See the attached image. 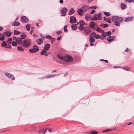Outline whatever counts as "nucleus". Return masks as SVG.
Returning <instances> with one entry per match:
<instances>
[{
	"label": "nucleus",
	"mask_w": 134,
	"mask_h": 134,
	"mask_svg": "<svg viewBox=\"0 0 134 134\" xmlns=\"http://www.w3.org/2000/svg\"><path fill=\"white\" fill-rule=\"evenodd\" d=\"M102 13L101 12L99 13L98 14L95 13V15L93 16V19H92V20H100L102 19V17L101 15Z\"/></svg>",
	"instance_id": "obj_4"
},
{
	"label": "nucleus",
	"mask_w": 134,
	"mask_h": 134,
	"mask_svg": "<svg viewBox=\"0 0 134 134\" xmlns=\"http://www.w3.org/2000/svg\"><path fill=\"white\" fill-rule=\"evenodd\" d=\"M79 23L80 25H85V23H84V21H83L82 20H80L79 21V23H77V24L78 25Z\"/></svg>",
	"instance_id": "obj_36"
},
{
	"label": "nucleus",
	"mask_w": 134,
	"mask_h": 134,
	"mask_svg": "<svg viewBox=\"0 0 134 134\" xmlns=\"http://www.w3.org/2000/svg\"><path fill=\"white\" fill-rule=\"evenodd\" d=\"M12 45L13 46H15L17 45L16 43L15 42H13L12 43Z\"/></svg>",
	"instance_id": "obj_49"
},
{
	"label": "nucleus",
	"mask_w": 134,
	"mask_h": 134,
	"mask_svg": "<svg viewBox=\"0 0 134 134\" xmlns=\"http://www.w3.org/2000/svg\"><path fill=\"white\" fill-rule=\"evenodd\" d=\"M62 32L61 31H58L57 32V35H59L60 34H61Z\"/></svg>",
	"instance_id": "obj_52"
},
{
	"label": "nucleus",
	"mask_w": 134,
	"mask_h": 134,
	"mask_svg": "<svg viewBox=\"0 0 134 134\" xmlns=\"http://www.w3.org/2000/svg\"><path fill=\"white\" fill-rule=\"evenodd\" d=\"M83 12L82 9H79L77 10V12L81 16L83 15Z\"/></svg>",
	"instance_id": "obj_14"
},
{
	"label": "nucleus",
	"mask_w": 134,
	"mask_h": 134,
	"mask_svg": "<svg viewBox=\"0 0 134 134\" xmlns=\"http://www.w3.org/2000/svg\"><path fill=\"white\" fill-rule=\"evenodd\" d=\"M75 12L74 9L73 8L70 9L69 11V12L68 13V14L69 15H71L72 14Z\"/></svg>",
	"instance_id": "obj_20"
},
{
	"label": "nucleus",
	"mask_w": 134,
	"mask_h": 134,
	"mask_svg": "<svg viewBox=\"0 0 134 134\" xmlns=\"http://www.w3.org/2000/svg\"><path fill=\"white\" fill-rule=\"evenodd\" d=\"M59 2L61 3H63V0H60Z\"/></svg>",
	"instance_id": "obj_61"
},
{
	"label": "nucleus",
	"mask_w": 134,
	"mask_h": 134,
	"mask_svg": "<svg viewBox=\"0 0 134 134\" xmlns=\"http://www.w3.org/2000/svg\"><path fill=\"white\" fill-rule=\"evenodd\" d=\"M91 15L89 14H87L85 16V18L87 20H89L90 18Z\"/></svg>",
	"instance_id": "obj_24"
},
{
	"label": "nucleus",
	"mask_w": 134,
	"mask_h": 134,
	"mask_svg": "<svg viewBox=\"0 0 134 134\" xmlns=\"http://www.w3.org/2000/svg\"><path fill=\"white\" fill-rule=\"evenodd\" d=\"M102 26L104 27H107L108 26V25L107 24H102Z\"/></svg>",
	"instance_id": "obj_42"
},
{
	"label": "nucleus",
	"mask_w": 134,
	"mask_h": 134,
	"mask_svg": "<svg viewBox=\"0 0 134 134\" xmlns=\"http://www.w3.org/2000/svg\"><path fill=\"white\" fill-rule=\"evenodd\" d=\"M30 24H27L26 25V29L29 31L30 29Z\"/></svg>",
	"instance_id": "obj_33"
},
{
	"label": "nucleus",
	"mask_w": 134,
	"mask_h": 134,
	"mask_svg": "<svg viewBox=\"0 0 134 134\" xmlns=\"http://www.w3.org/2000/svg\"><path fill=\"white\" fill-rule=\"evenodd\" d=\"M47 128H46L44 130L43 129L44 134L45 133L47 132Z\"/></svg>",
	"instance_id": "obj_57"
},
{
	"label": "nucleus",
	"mask_w": 134,
	"mask_h": 134,
	"mask_svg": "<svg viewBox=\"0 0 134 134\" xmlns=\"http://www.w3.org/2000/svg\"><path fill=\"white\" fill-rule=\"evenodd\" d=\"M126 2L129 3H131L132 2L131 0H125Z\"/></svg>",
	"instance_id": "obj_58"
},
{
	"label": "nucleus",
	"mask_w": 134,
	"mask_h": 134,
	"mask_svg": "<svg viewBox=\"0 0 134 134\" xmlns=\"http://www.w3.org/2000/svg\"><path fill=\"white\" fill-rule=\"evenodd\" d=\"M23 46L25 48H27L31 45L30 40L28 39H26L23 41L22 42Z\"/></svg>",
	"instance_id": "obj_3"
},
{
	"label": "nucleus",
	"mask_w": 134,
	"mask_h": 134,
	"mask_svg": "<svg viewBox=\"0 0 134 134\" xmlns=\"http://www.w3.org/2000/svg\"><path fill=\"white\" fill-rule=\"evenodd\" d=\"M5 48H9L10 49H11L12 48L11 46L9 45V44L8 45H6V46L5 47Z\"/></svg>",
	"instance_id": "obj_50"
},
{
	"label": "nucleus",
	"mask_w": 134,
	"mask_h": 134,
	"mask_svg": "<svg viewBox=\"0 0 134 134\" xmlns=\"http://www.w3.org/2000/svg\"><path fill=\"white\" fill-rule=\"evenodd\" d=\"M67 9L66 8H63L61 10V13L63 14L61 15V16H65L66 14L65 13L67 12Z\"/></svg>",
	"instance_id": "obj_9"
},
{
	"label": "nucleus",
	"mask_w": 134,
	"mask_h": 134,
	"mask_svg": "<svg viewBox=\"0 0 134 134\" xmlns=\"http://www.w3.org/2000/svg\"><path fill=\"white\" fill-rule=\"evenodd\" d=\"M102 35L104 37H105L108 36V35L107 34V32H105L104 31V32H102Z\"/></svg>",
	"instance_id": "obj_38"
},
{
	"label": "nucleus",
	"mask_w": 134,
	"mask_h": 134,
	"mask_svg": "<svg viewBox=\"0 0 134 134\" xmlns=\"http://www.w3.org/2000/svg\"><path fill=\"white\" fill-rule=\"evenodd\" d=\"M29 51L31 53H34L36 52L34 50L33 48L30 49Z\"/></svg>",
	"instance_id": "obj_47"
},
{
	"label": "nucleus",
	"mask_w": 134,
	"mask_h": 134,
	"mask_svg": "<svg viewBox=\"0 0 134 134\" xmlns=\"http://www.w3.org/2000/svg\"><path fill=\"white\" fill-rule=\"evenodd\" d=\"M119 68H121L124 70H127L128 71H130V68L128 67H119Z\"/></svg>",
	"instance_id": "obj_27"
},
{
	"label": "nucleus",
	"mask_w": 134,
	"mask_h": 134,
	"mask_svg": "<svg viewBox=\"0 0 134 134\" xmlns=\"http://www.w3.org/2000/svg\"><path fill=\"white\" fill-rule=\"evenodd\" d=\"M6 45H7V44L4 41H3L1 44V46L2 47L5 46V47Z\"/></svg>",
	"instance_id": "obj_39"
},
{
	"label": "nucleus",
	"mask_w": 134,
	"mask_h": 134,
	"mask_svg": "<svg viewBox=\"0 0 134 134\" xmlns=\"http://www.w3.org/2000/svg\"><path fill=\"white\" fill-rule=\"evenodd\" d=\"M21 21L23 23H27L29 21V19L26 16H23L21 17Z\"/></svg>",
	"instance_id": "obj_8"
},
{
	"label": "nucleus",
	"mask_w": 134,
	"mask_h": 134,
	"mask_svg": "<svg viewBox=\"0 0 134 134\" xmlns=\"http://www.w3.org/2000/svg\"><path fill=\"white\" fill-rule=\"evenodd\" d=\"M21 39H22L20 37H17L16 42L18 44H21L22 41V40Z\"/></svg>",
	"instance_id": "obj_19"
},
{
	"label": "nucleus",
	"mask_w": 134,
	"mask_h": 134,
	"mask_svg": "<svg viewBox=\"0 0 134 134\" xmlns=\"http://www.w3.org/2000/svg\"><path fill=\"white\" fill-rule=\"evenodd\" d=\"M81 8L83 10L84 12H85L87 11L89 8V7L88 5H85L82 6Z\"/></svg>",
	"instance_id": "obj_12"
},
{
	"label": "nucleus",
	"mask_w": 134,
	"mask_h": 134,
	"mask_svg": "<svg viewBox=\"0 0 134 134\" xmlns=\"http://www.w3.org/2000/svg\"><path fill=\"white\" fill-rule=\"evenodd\" d=\"M4 33L6 34L7 36L8 37H9L11 36L12 32H9V31H6L4 32Z\"/></svg>",
	"instance_id": "obj_31"
},
{
	"label": "nucleus",
	"mask_w": 134,
	"mask_h": 134,
	"mask_svg": "<svg viewBox=\"0 0 134 134\" xmlns=\"http://www.w3.org/2000/svg\"><path fill=\"white\" fill-rule=\"evenodd\" d=\"M38 132L39 133H43L44 134L43 129L41 128L38 130Z\"/></svg>",
	"instance_id": "obj_35"
},
{
	"label": "nucleus",
	"mask_w": 134,
	"mask_h": 134,
	"mask_svg": "<svg viewBox=\"0 0 134 134\" xmlns=\"http://www.w3.org/2000/svg\"><path fill=\"white\" fill-rule=\"evenodd\" d=\"M53 131V129L51 128H49L48 129V132H51Z\"/></svg>",
	"instance_id": "obj_54"
},
{
	"label": "nucleus",
	"mask_w": 134,
	"mask_h": 134,
	"mask_svg": "<svg viewBox=\"0 0 134 134\" xmlns=\"http://www.w3.org/2000/svg\"><path fill=\"white\" fill-rule=\"evenodd\" d=\"M112 18V21L115 23V25L116 26H119L120 25V22H122L123 20L121 17H119L116 16H113Z\"/></svg>",
	"instance_id": "obj_2"
},
{
	"label": "nucleus",
	"mask_w": 134,
	"mask_h": 134,
	"mask_svg": "<svg viewBox=\"0 0 134 134\" xmlns=\"http://www.w3.org/2000/svg\"><path fill=\"white\" fill-rule=\"evenodd\" d=\"M96 25H97L96 23L95 24L93 22L91 21L90 23L89 27H90V29H92L95 30L96 28L94 27Z\"/></svg>",
	"instance_id": "obj_7"
},
{
	"label": "nucleus",
	"mask_w": 134,
	"mask_h": 134,
	"mask_svg": "<svg viewBox=\"0 0 134 134\" xmlns=\"http://www.w3.org/2000/svg\"><path fill=\"white\" fill-rule=\"evenodd\" d=\"M59 74L53 75V74H48L46 75L45 76V77L46 78H49L52 77H53L55 76L58 75Z\"/></svg>",
	"instance_id": "obj_15"
},
{
	"label": "nucleus",
	"mask_w": 134,
	"mask_h": 134,
	"mask_svg": "<svg viewBox=\"0 0 134 134\" xmlns=\"http://www.w3.org/2000/svg\"><path fill=\"white\" fill-rule=\"evenodd\" d=\"M33 48L35 51V52L38 51L39 50L38 47L37 46H34L33 47Z\"/></svg>",
	"instance_id": "obj_34"
},
{
	"label": "nucleus",
	"mask_w": 134,
	"mask_h": 134,
	"mask_svg": "<svg viewBox=\"0 0 134 134\" xmlns=\"http://www.w3.org/2000/svg\"><path fill=\"white\" fill-rule=\"evenodd\" d=\"M104 13L105 15L108 16H109L110 14L109 12H105Z\"/></svg>",
	"instance_id": "obj_44"
},
{
	"label": "nucleus",
	"mask_w": 134,
	"mask_h": 134,
	"mask_svg": "<svg viewBox=\"0 0 134 134\" xmlns=\"http://www.w3.org/2000/svg\"><path fill=\"white\" fill-rule=\"evenodd\" d=\"M47 52L46 51V50L43 49L41 52L40 54L42 55H44L45 54L47 53Z\"/></svg>",
	"instance_id": "obj_30"
},
{
	"label": "nucleus",
	"mask_w": 134,
	"mask_h": 134,
	"mask_svg": "<svg viewBox=\"0 0 134 134\" xmlns=\"http://www.w3.org/2000/svg\"><path fill=\"white\" fill-rule=\"evenodd\" d=\"M36 41L39 45L41 44L43 42V39L41 38H40L36 40Z\"/></svg>",
	"instance_id": "obj_16"
},
{
	"label": "nucleus",
	"mask_w": 134,
	"mask_h": 134,
	"mask_svg": "<svg viewBox=\"0 0 134 134\" xmlns=\"http://www.w3.org/2000/svg\"><path fill=\"white\" fill-rule=\"evenodd\" d=\"M95 11L94 9H92V10L91 12H90L91 14H93L95 13Z\"/></svg>",
	"instance_id": "obj_56"
},
{
	"label": "nucleus",
	"mask_w": 134,
	"mask_h": 134,
	"mask_svg": "<svg viewBox=\"0 0 134 134\" xmlns=\"http://www.w3.org/2000/svg\"><path fill=\"white\" fill-rule=\"evenodd\" d=\"M51 37V36L49 35H47V36H46V38H48V39H49Z\"/></svg>",
	"instance_id": "obj_59"
},
{
	"label": "nucleus",
	"mask_w": 134,
	"mask_h": 134,
	"mask_svg": "<svg viewBox=\"0 0 134 134\" xmlns=\"http://www.w3.org/2000/svg\"><path fill=\"white\" fill-rule=\"evenodd\" d=\"M20 33V31L15 30L14 32V34L17 35L19 34Z\"/></svg>",
	"instance_id": "obj_37"
},
{
	"label": "nucleus",
	"mask_w": 134,
	"mask_h": 134,
	"mask_svg": "<svg viewBox=\"0 0 134 134\" xmlns=\"http://www.w3.org/2000/svg\"><path fill=\"white\" fill-rule=\"evenodd\" d=\"M129 51V49L127 48L125 50V52H127Z\"/></svg>",
	"instance_id": "obj_64"
},
{
	"label": "nucleus",
	"mask_w": 134,
	"mask_h": 134,
	"mask_svg": "<svg viewBox=\"0 0 134 134\" xmlns=\"http://www.w3.org/2000/svg\"><path fill=\"white\" fill-rule=\"evenodd\" d=\"M85 34L87 35H90L91 32V30L88 26H86L83 30Z\"/></svg>",
	"instance_id": "obj_5"
},
{
	"label": "nucleus",
	"mask_w": 134,
	"mask_h": 134,
	"mask_svg": "<svg viewBox=\"0 0 134 134\" xmlns=\"http://www.w3.org/2000/svg\"><path fill=\"white\" fill-rule=\"evenodd\" d=\"M89 40L90 43H92L95 41V39L93 37H90Z\"/></svg>",
	"instance_id": "obj_28"
},
{
	"label": "nucleus",
	"mask_w": 134,
	"mask_h": 134,
	"mask_svg": "<svg viewBox=\"0 0 134 134\" xmlns=\"http://www.w3.org/2000/svg\"><path fill=\"white\" fill-rule=\"evenodd\" d=\"M111 34V32L110 31H109L107 32V34L108 35V36L109 35H110Z\"/></svg>",
	"instance_id": "obj_53"
},
{
	"label": "nucleus",
	"mask_w": 134,
	"mask_h": 134,
	"mask_svg": "<svg viewBox=\"0 0 134 134\" xmlns=\"http://www.w3.org/2000/svg\"><path fill=\"white\" fill-rule=\"evenodd\" d=\"M62 36H60L59 37H58L57 39L58 41H59L60 40V38H61V37H62Z\"/></svg>",
	"instance_id": "obj_60"
},
{
	"label": "nucleus",
	"mask_w": 134,
	"mask_h": 134,
	"mask_svg": "<svg viewBox=\"0 0 134 134\" xmlns=\"http://www.w3.org/2000/svg\"><path fill=\"white\" fill-rule=\"evenodd\" d=\"M133 17L132 16H131L129 17H126L125 18L124 21L125 22H127L131 21L132 20Z\"/></svg>",
	"instance_id": "obj_13"
},
{
	"label": "nucleus",
	"mask_w": 134,
	"mask_h": 134,
	"mask_svg": "<svg viewBox=\"0 0 134 134\" xmlns=\"http://www.w3.org/2000/svg\"><path fill=\"white\" fill-rule=\"evenodd\" d=\"M70 23L71 24H73L76 23V20L75 17L73 16H71L70 18Z\"/></svg>",
	"instance_id": "obj_10"
},
{
	"label": "nucleus",
	"mask_w": 134,
	"mask_h": 134,
	"mask_svg": "<svg viewBox=\"0 0 134 134\" xmlns=\"http://www.w3.org/2000/svg\"><path fill=\"white\" fill-rule=\"evenodd\" d=\"M90 133L92 134H96L98 133V132L94 131H91L90 132Z\"/></svg>",
	"instance_id": "obj_43"
},
{
	"label": "nucleus",
	"mask_w": 134,
	"mask_h": 134,
	"mask_svg": "<svg viewBox=\"0 0 134 134\" xmlns=\"http://www.w3.org/2000/svg\"><path fill=\"white\" fill-rule=\"evenodd\" d=\"M121 8L122 9H125L126 8V5L124 3H122L120 5Z\"/></svg>",
	"instance_id": "obj_22"
},
{
	"label": "nucleus",
	"mask_w": 134,
	"mask_h": 134,
	"mask_svg": "<svg viewBox=\"0 0 134 134\" xmlns=\"http://www.w3.org/2000/svg\"><path fill=\"white\" fill-rule=\"evenodd\" d=\"M12 41V39L11 38H9L7 40V42L9 44H11V42Z\"/></svg>",
	"instance_id": "obj_32"
},
{
	"label": "nucleus",
	"mask_w": 134,
	"mask_h": 134,
	"mask_svg": "<svg viewBox=\"0 0 134 134\" xmlns=\"http://www.w3.org/2000/svg\"><path fill=\"white\" fill-rule=\"evenodd\" d=\"M13 40H14V41H15L16 42V41L17 40V38H16V37H14L13 38Z\"/></svg>",
	"instance_id": "obj_55"
},
{
	"label": "nucleus",
	"mask_w": 134,
	"mask_h": 134,
	"mask_svg": "<svg viewBox=\"0 0 134 134\" xmlns=\"http://www.w3.org/2000/svg\"><path fill=\"white\" fill-rule=\"evenodd\" d=\"M19 51H24L23 49L21 47L19 46H18L17 47Z\"/></svg>",
	"instance_id": "obj_41"
},
{
	"label": "nucleus",
	"mask_w": 134,
	"mask_h": 134,
	"mask_svg": "<svg viewBox=\"0 0 134 134\" xmlns=\"http://www.w3.org/2000/svg\"><path fill=\"white\" fill-rule=\"evenodd\" d=\"M57 56L59 58L64 60L65 62L67 63L72 61L73 60L72 57L69 55L61 57L60 54H58Z\"/></svg>",
	"instance_id": "obj_1"
},
{
	"label": "nucleus",
	"mask_w": 134,
	"mask_h": 134,
	"mask_svg": "<svg viewBox=\"0 0 134 134\" xmlns=\"http://www.w3.org/2000/svg\"><path fill=\"white\" fill-rule=\"evenodd\" d=\"M104 20L106 22L110 23L111 22L110 18H107V17H104L103 18Z\"/></svg>",
	"instance_id": "obj_18"
},
{
	"label": "nucleus",
	"mask_w": 134,
	"mask_h": 134,
	"mask_svg": "<svg viewBox=\"0 0 134 134\" xmlns=\"http://www.w3.org/2000/svg\"><path fill=\"white\" fill-rule=\"evenodd\" d=\"M71 28L72 29L75 30L77 28V25L76 24H73L71 25Z\"/></svg>",
	"instance_id": "obj_26"
},
{
	"label": "nucleus",
	"mask_w": 134,
	"mask_h": 134,
	"mask_svg": "<svg viewBox=\"0 0 134 134\" xmlns=\"http://www.w3.org/2000/svg\"><path fill=\"white\" fill-rule=\"evenodd\" d=\"M50 47V45L49 44H45L44 46V49L46 50L49 49Z\"/></svg>",
	"instance_id": "obj_17"
},
{
	"label": "nucleus",
	"mask_w": 134,
	"mask_h": 134,
	"mask_svg": "<svg viewBox=\"0 0 134 134\" xmlns=\"http://www.w3.org/2000/svg\"><path fill=\"white\" fill-rule=\"evenodd\" d=\"M96 34L95 32H93L91 33L90 35V36H94V37H95V35H96Z\"/></svg>",
	"instance_id": "obj_46"
},
{
	"label": "nucleus",
	"mask_w": 134,
	"mask_h": 134,
	"mask_svg": "<svg viewBox=\"0 0 134 134\" xmlns=\"http://www.w3.org/2000/svg\"><path fill=\"white\" fill-rule=\"evenodd\" d=\"M64 30L65 32H66L68 30L67 29V26H65L64 27Z\"/></svg>",
	"instance_id": "obj_45"
},
{
	"label": "nucleus",
	"mask_w": 134,
	"mask_h": 134,
	"mask_svg": "<svg viewBox=\"0 0 134 134\" xmlns=\"http://www.w3.org/2000/svg\"><path fill=\"white\" fill-rule=\"evenodd\" d=\"M115 39V37L114 36H108L107 38L108 41L109 42H111L114 41Z\"/></svg>",
	"instance_id": "obj_11"
},
{
	"label": "nucleus",
	"mask_w": 134,
	"mask_h": 134,
	"mask_svg": "<svg viewBox=\"0 0 134 134\" xmlns=\"http://www.w3.org/2000/svg\"><path fill=\"white\" fill-rule=\"evenodd\" d=\"M96 39H100L101 38V36L98 34H96L94 37Z\"/></svg>",
	"instance_id": "obj_40"
},
{
	"label": "nucleus",
	"mask_w": 134,
	"mask_h": 134,
	"mask_svg": "<svg viewBox=\"0 0 134 134\" xmlns=\"http://www.w3.org/2000/svg\"><path fill=\"white\" fill-rule=\"evenodd\" d=\"M20 25V23L17 21H14L12 24V25L14 26H19Z\"/></svg>",
	"instance_id": "obj_23"
},
{
	"label": "nucleus",
	"mask_w": 134,
	"mask_h": 134,
	"mask_svg": "<svg viewBox=\"0 0 134 134\" xmlns=\"http://www.w3.org/2000/svg\"><path fill=\"white\" fill-rule=\"evenodd\" d=\"M21 38L22 39H25L26 38V35L24 33H22L20 35Z\"/></svg>",
	"instance_id": "obj_25"
},
{
	"label": "nucleus",
	"mask_w": 134,
	"mask_h": 134,
	"mask_svg": "<svg viewBox=\"0 0 134 134\" xmlns=\"http://www.w3.org/2000/svg\"><path fill=\"white\" fill-rule=\"evenodd\" d=\"M2 36L0 37V41H2L3 40L4 36V35L2 34Z\"/></svg>",
	"instance_id": "obj_48"
},
{
	"label": "nucleus",
	"mask_w": 134,
	"mask_h": 134,
	"mask_svg": "<svg viewBox=\"0 0 134 134\" xmlns=\"http://www.w3.org/2000/svg\"><path fill=\"white\" fill-rule=\"evenodd\" d=\"M96 31L102 33V32H104V30L99 27H98L96 29Z\"/></svg>",
	"instance_id": "obj_29"
},
{
	"label": "nucleus",
	"mask_w": 134,
	"mask_h": 134,
	"mask_svg": "<svg viewBox=\"0 0 134 134\" xmlns=\"http://www.w3.org/2000/svg\"><path fill=\"white\" fill-rule=\"evenodd\" d=\"M85 28L83 25H79V26L78 27V29L81 31H82Z\"/></svg>",
	"instance_id": "obj_21"
},
{
	"label": "nucleus",
	"mask_w": 134,
	"mask_h": 134,
	"mask_svg": "<svg viewBox=\"0 0 134 134\" xmlns=\"http://www.w3.org/2000/svg\"><path fill=\"white\" fill-rule=\"evenodd\" d=\"M4 74L7 77L13 80H14L15 79L14 77V75L8 72H5L4 73Z\"/></svg>",
	"instance_id": "obj_6"
},
{
	"label": "nucleus",
	"mask_w": 134,
	"mask_h": 134,
	"mask_svg": "<svg viewBox=\"0 0 134 134\" xmlns=\"http://www.w3.org/2000/svg\"><path fill=\"white\" fill-rule=\"evenodd\" d=\"M111 130V129H108V130H104V131H102V132H108L109 131H110Z\"/></svg>",
	"instance_id": "obj_51"
},
{
	"label": "nucleus",
	"mask_w": 134,
	"mask_h": 134,
	"mask_svg": "<svg viewBox=\"0 0 134 134\" xmlns=\"http://www.w3.org/2000/svg\"><path fill=\"white\" fill-rule=\"evenodd\" d=\"M93 0H88V3H90Z\"/></svg>",
	"instance_id": "obj_63"
},
{
	"label": "nucleus",
	"mask_w": 134,
	"mask_h": 134,
	"mask_svg": "<svg viewBox=\"0 0 134 134\" xmlns=\"http://www.w3.org/2000/svg\"><path fill=\"white\" fill-rule=\"evenodd\" d=\"M96 7L95 6H93V7H89V8L95 9Z\"/></svg>",
	"instance_id": "obj_62"
}]
</instances>
